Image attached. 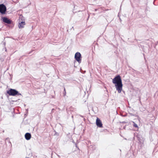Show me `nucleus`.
<instances>
[{
    "label": "nucleus",
    "instance_id": "obj_1",
    "mask_svg": "<svg viewBox=\"0 0 158 158\" xmlns=\"http://www.w3.org/2000/svg\"><path fill=\"white\" fill-rule=\"evenodd\" d=\"M112 82L115 84L116 90L118 92L120 93L122 90L123 84L120 76L118 75L115 77L112 80Z\"/></svg>",
    "mask_w": 158,
    "mask_h": 158
},
{
    "label": "nucleus",
    "instance_id": "obj_2",
    "mask_svg": "<svg viewBox=\"0 0 158 158\" xmlns=\"http://www.w3.org/2000/svg\"><path fill=\"white\" fill-rule=\"evenodd\" d=\"M7 93L10 96H15L16 95H20L21 94L19 93L18 92L14 89H10L7 91Z\"/></svg>",
    "mask_w": 158,
    "mask_h": 158
},
{
    "label": "nucleus",
    "instance_id": "obj_3",
    "mask_svg": "<svg viewBox=\"0 0 158 158\" xmlns=\"http://www.w3.org/2000/svg\"><path fill=\"white\" fill-rule=\"evenodd\" d=\"M75 58L76 60L80 63L81 62V55L80 52H77L75 55Z\"/></svg>",
    "mask_w": 158,
    "mask_h": 158
},
{
    "label": "nucleus",
    "instance_id": "obj_4",
    "mask_svg": "<svg viewBox=\"0 0 158 158\" xmlns=\"http://www.w3.org/2000/svg\"><path fill=\"white\" fill-rule=\"evenodd\" d=\"M6 6L3 4H0V13L2 14H5L6 11Z\"/></svg>",
    "mask_w": 158,
    "mask_h": 158
},
{
    "label": "nucleus",
    "instance_id": "obj_5",
    "mask_svg": "<svg viewBox=\"0 0 158 158\" xmlns=\"http://www.w3.org/2000/svg\"><path fill=\"white\" fill-rule=\"evenodd\" d=\"M96 124L98 127H102V124L100 119L98 118H97L96 120Z\"/></svg>",
    "mask_w": 158,
    "mask_h": 158
},
{
    "label": "nucleus",
    "instance_id": "obj_6",
    "mask_svg": "<svg viewBox=\"0 0 158 158\" xmlns=\"http://www.w3.org/2000/svg\"><path fill=\"white\" fill-rule=\"evenodd\" d=\"M2 21L5 23L8 24L11 23V21L6 17H3L2 18Z\"/></svg>",
    "mask_w": 158,
    "mask_h": 158
},
{
    "label": "nucleus",
    "instance_id": "obj_7",
    "mask_svg": "<svg viewBox=\"0 0 158 158\" xmlns=\"http://www.w3.org/2000/svg\"><path fill=\"white\" fill-rule=\"evenodd\" d=\"M25 139L27 140H29L31 137V135L30 133H26L25 135Z\"/></svg>",
    "mask_w": 158,
    "mask_h": 158
},
{
    "label": "nucleus",
    "instance_id": "obj_8",
    "mask_svg": "<svg viewBox=\"0 0 158 158\" xmlns=\"http://www.w3.org/2000/svg\"><path fill=\"white\" fill-rule=\"evenodd\" d=\"M25 25V22H21L19 23V28H22L24 27V26Z\"/></svg>",
    "mask_w": 158,
    "mask_h": 158
},
{
    "label": "nucleus",
    "instance_id": "obj_9",
    "mask_svg": "<svg viewBox=\"0 0 158 158\" xmlns=\"http://www.w3.org/2000/svg\"><path fill=\"white\" fill-rule=\"evenodd\" d=\"M132 123H133V125L134 127L136 128H138V126L134 122H132Z\"/></svg>",
    "mask_w": 158,
    "mask_h": 158
},
{
    "label": "nucleus",
    "instance_id": "obj_10",
    "mask_svg": "<svg viewBox=\"0 0 158 158\" xmlns=\"http://www.w3.org/2000/svg\"><path fill=\"white\" fill-rule=\"evenodd\" d=\"M64 96L66 95V91L65 88H64V91L63 92Z\"/></svg>",
    "mask_w": 158,
    "mask_h": 158
}]
</instances>
